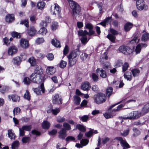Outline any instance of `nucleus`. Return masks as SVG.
<instances>
[{
  "mask_svg": "<svg viewBox=\"0 0 149 149\" xmlns=\"http://www.w3.org/2000/svg\"><path fill=\"white\" fill-rule=\"evenodd\" d=\"M125 100H123L122 101L118 102V103L112 105L109 108V111L110 112V113H113V112H116V111H118L120 110L123 107V104H120L117 107V108L116 109H113L111 111L110 110L113 107L116 105L119 104L121 102H123Z\"/></svg>",
  "mask_w": 149,
  "mask_h": 149,
  "instance_id": "obj_8",
  "label": "nucleus"
},
{
  "mask_svg": "<svg viewBox=\"0 0 149 149\" xmlns=\"http://www.w3.org/2000/svg\"><path fill=\"white\" fill-rule=\"evenodd\" d=\"M78 33L79 36L83 37L86 36V35L88 33V32L86 30L84 31L83 30H80L79 31Z\"/></svg>",
  "mask_w": 149,
  "mask_h": 149,
  "instance_id": "obj_39",
  "label": "nucleus"
},
{
  "mask_svg": "<svg viewBox=\"0 0 149 149\" xmlns=\"http://www.w3.org/2000/svg\"><path fill=\"white\" fill-rule=\"evenodd\" d=\"M100 58H101V61L104 60V59L107 60L108 59V57L107 56V52H104V53L102 54Z\"/></svg>",
  "mask_w": 149,
  "mask_h": 149,
  "instance_id": "obj_53",
  "label": "nucleus"
},
{
  "mask_svg": "<svg viewBox=\"0 0 149 149\" xmlns=\"http://www.w3.org/2000/svg\"><path fill=\"white\" fill-rule=\"evenodd\" d=\"M111 17H108L104 20L103 21L100 23V24L104 26L110 23L111 20Z\"/></svg>",
  "mask_w": 149,
  "mask_h": 149,
  "instance_id": "obj_25",
  "label": "nucleus"
},
{
  "mask_svg": "<svg viewBox=\"0 0 149 149\" xmlns=\"http://www.w3.org/2000/svg\"><path fill=\"white\" fill-rule=\"evenodd\" d=\"M96 72L98 75H100V77L102 78H106L107 75L106 71L102 69L97 68L96 70Z\"/></svg>",
  "mask_w": 149,
  "mask_h": 149,
  "instance_id": "obj_11",
  "label": "nucleus"
},
{
  "mask_svg": "<svg viewBox=\"0 0 149 149\" xmlns=\"http://www.w3.org/2000/svg\"><path fill=\"white\" fill-rule=\"evenodd\" d=\"M131 72L133 76L135 77L138 76L139 75L140 71L138 69H134L131 70Z\"/></svg>",
  "mask_w": 149,
  "mask_h": 149,
  "instance_id": "obj_33",
  "label": "nucleus"
},
{
  "mask_svg": "<svg viewBox=\"0 0 149 149\" xmlns=\"http://www.w3.org/2000/svg\"><path fill=\"white\" fill-rule=\"evenodd\" d=\"M81 40L82 43L84 44H86L88 42L87 36H85L82 37L81 39Z\"/></svg>",
  "mask_w": 149,
  "mask_h": 149,
  "instance_id": "obj_63",
  "label": "nucleus"
},
{
  "mask_svg": "<svg viewBox=\"0 0 149 149\" xmlns=\"http://www.w3.org/2000/svg\"><path fill=\"white\" fill-rule=\"evenodd\" d=\"M31 125H25L22 126V128H19V136H23L24 134V130L30 131L31 129Z\"/></svg>",
  "mask_w": 149,
  "mask_h": 149,
  "instance_id": "obj_9",
  "label": "nucleus"
},
{
  "mask_svg": "<svg viewBox=\"0 0 149 149\" xmlns=\"http://www.w3.org/2000/svg\"><path fill=\"white\" fill-rule=\"evenodd\" d=\"M56 71V68L52 66L48 67L46 69V73L49 75L54 74Z\"/></svg>",
  "mask_w": 149,
  "mask_h": 149,
  "instance_id": "obj_15",
  "label": "nucleus"
},
{
  "mask_svg": "<svg viewBox=\"0 0 149 149\" xmlns=\"http://www.w3.org/2000/svg\"><path fill=\"white\" fill-rule=\"evenodd\" d=\"M54 5V11L53 12L52 14L55 15H59L61 12V8L57 4L55 3Z\"/></svg>",
  "mask_w": 149,
  "mask_h": 149,
  "instance_id": "obj_20",
  "label": "nucleus"
},
{
  "mask_svg": "<svg viewBox=\"0 0 149 149\" xmlns=\"http://www.w3.org/2000/svg\"><path fill=\"white\" fill-rule=\"evenodd\" d=\"M21 59L19 57L17 56L13 58L12 62L14 65H19L21 64Z\"/></svg>",
  "mask_w": 149,
  "mask_h": 149,
  "instance_id": "obj_21",
  "label": "nucleus"
},
{
  "mask_svg": "<svg viewBox=\"0 0 149 149\" xmlns=\"http://www.w3.org/2000/svg\"><path fill=\"white\" fill-rule=\"evenodd\" d=\"M8 98L10 100L11 99L13 101L15 102H19L20 99V97L15 95H13L11 96L9 95Z\"/></svg>",
  "mask_w": 149,
  "mask_h": 149,
  "instance_id": "obj_23",
  "label": "nucleus"
},
{
  "mask_svg": "<svg viewBox=\"0 0 149 149\" xmlns=\"http://www.w3.org/2000/svg\"><path fill=\"white\" fill-rule=\"evenodd\" d=\"M63 127H64L65 130L66 131L69 130L71 129V127L70 125L67 123L64 122L63 124Z\"/></svg>",
  "mask_w": 149,
  "mask_h": 149,
  "instance_id": "obj_40",
  "label": "nucleus"
},
{
  "mask_svg": "<svg viewBox=\"0 0 149 149\" xmlns=\"http://www.w3.org/2000/svg\"><path fill=\"white\" fill-rule=\"evenodd\" d=\"M80 54V51L77 50H75L74 52H71L68 56V58L72 59L77 58V57Z\"/></svg>",
  "mask_w": 149,
  "mask_h": 149,
  "instance_id": "obj_17",
  "label": "nucleus"
},
{
  "mask_svg": "<svg viewBox=\"0 0 149 149\" xmlns=\"http://www.w3.org/2000/svg\"><path fill=\"white\" fill-rule=\"evenodd\" d=\"M76 127L79 130L82 132H85L86 131V129L84 126L80 124L77 125L76 126Z\"/></svg>",
  "mask_w": 149,
  "mask_h": 149,
  "instance_id": "obj_50",
  "label": "nucleus"
},
{
  "mask_svg": "<svg viewBox=\"0 0 149 149\" xmlns=\"http://www.w3.org/2000/svg\"><path fill=\"white\" fill-rule=\"evenodd\" d=\"M52 43L53 45L56 47H61L60 42L56 39H53Z\"/></svg>",
  "mask_w": 149,
  "mask_h": 149,
  "instance_id": "obj_29",
  "label": "nucleus"
},
{
  "mask_svg": "<svg viewBox=\"0 0 149 149\" xmlns=\"http://www.w3.org/2000/svg\"><path fill=\"white\" fill-rule=\"evenodd\" d=\"M80 120L83 122H86L88 119L89 117L87 115H84L82 116H79Z\"/></svg>",
  "mask_w": 149,
  "mask_h": 149,
  "instance_id": "obj_42",
  "label": "nucleus"
},
{
  "mask_svg": "<svg viewBox=\"0 0 149 149\" xmlns=\"http://www.w3.org/2000/svg\"><path fill=\"white\" fill-rule=\"evenodd\" d=\"M45 42V40L43 38H38L36 40V43L38 45L41 44Z\"/></svg>",
  "mask_w": 149,
  "mask_h": 149,
  "instance_id": "obj_38",
  "label": "nucleus"
},
{
  "mask_svg": "<svg viewBox=\"0 0 149 149\" xmlns=\"http://www.w3.org/2000/svg\"><path fill=\"white\" fill-rule=\"evenodd\" d=\"M66 131L64 128H62L58 132V137L62 139H64L67 136Z\"/></svg>",
  "mask_w": 149,
  "mask_h": 149,
  "instance_id": "obj_14",
  "label": "nucleus"
},
{
  "mask_svg": "<svg viewBox=\"0 0 149 149\" xmlns=\"http://www.w3.org/2000/svg\"><path fill=\"white\" fill-rule=\"evenodd\" d=\"M8 132V134L9 137L11 139H14L15 137V135L14 133L10 130H9Z\"/></svg>",
  "mask_w": 149,
  "mask_h": 149,
  "instance_id": "obj_43",
  "label": "nucleus"
},
{
  "mask_svg": "<svg viewBox=\"0 0 149 149\" xmlns=\"http://www.w3.org/2000/svg\"><path fill=\"white\" fill-rule=\"evenodd\" d=\"M60 110L59 108H56L54 109H52L51 112L52 114L54 115H56L60 111Z\"/></svg>",
  "mask_w": 149,
  "mask_h": 149,
  "instance_id": "obj_54",
  "label": "nucleus"
},
{
  "mask_svg": "<svg viewBox=\"0 0 149 149\" xmlns=\"http://www.w3.org/2000/svg\"><path fill=\"white\" fill-rule=\"evenodd\" d=\"M34 92L38 95H40L42 93L45 92V89L43 82L42 83L40 86L36 88H33Z\"/></svg>",
  "mask_w": 149,
  "mask_h": 149,
  "instance_id": "obj_6",
  "label": "nucleus"
},
{
  "mask_svg": "<svg viewBox=\"0 0 149 149\" xmlns=\"http://www.w3.org/2000/svg\"><path fill=\"white\" fill-rule=\"evenodd\" d=\"M58 26V23L57 22H54L52 23V28L53 30H56Z\"/></svg>",
  "mask_w": 149,
  "mask_h": 149,
  "instance_id": "obj_58",
  "label": "nucleus"
},
{
  "mask_svg": "<svg viewBox=\"0 0 149 149\" xmlns=\"http://www.w3.org/2000/svg\"><path fill=\"white\" fill-rule=\"evenodd\" d=\"M133 134L132 135L133 137H135L139 135L141 133L140 131L137 128L134 127L132 129Z\"/></svg>",
  "mask_w": 149,
  "mask_h": 149,
  "instance_id": "obj_24",
  "label": "nucleus"
},
{
  "mask_svg": "<svg viewBox=\"0 0 149 149\" xmlns=\"http://www.w3.org/2000/svg\"><path fill=\"white\" fill-rule=\"evenodd\" d=\"M35 70V73H32L30 76L32 81L37 83L43 82L45 78V75L43 73V70L41 66H37Z\"/></svg>",
  "mask_w": 149,
  "mask_h": 149,
  "instance_id": "obj_1",
  "label": "nucleus"
},
{
  "mask_svg": "<svg viewBox=\"0 0 149 149\" xmlns=\"http://www.w3.org/2000/svg\"><path fill=\"white\" fill-rule=\"evenodd\" d=\"M52 102L54 104H62V99L61 96L58 94L54 95L52 97Z\"/></svg>",
  "mask_w": 149,
  "mask_h": 149,
  "instance_id": "obj_5",
  "label": "nucleus"
},
{
  "mask_svg": "<svg viewBox=\"0 0 149 149\" xmlns=\"http://www.w3.org/2000/svg\"><path fill=\"white\" fill-rule=\"evenodd\" d=\"M30 139L29 137H24L22 139V141L24 143H26L28 142Z\"/></svg>",
  "mask_w": 149,
  "mask_h": 149,
  "instance_id": "obj_60",
  "label": "nucleus"
},
{
  "mask_svg": "<svg viewBox=\"0 0 149 149\" xmlns=\"http://www.w3.org/2000/svg\"><path fill=\"white\" fill-rule=\"evenodd\" d=\"M93 129H91V130L88 132H86L85 135L88 137L91 136L93 135Z\"/></svg>",
  "mask_w": 149,
  "mask_h": 149,
  "instance_id": "obj_59",
  "label": "nucleus"
},
{
  "mask_svg": "<svg viewBox=\"0 0 149 149\" xmlns=\"http://www.w3.org/2000/svg\"><path fill=\"white\" fill-rule=\"evenodd\" d=\"M21 110L19 108L16 107L13 110V112L14 115L19 114Z\"/></svg>",
  "mask_w": 149,
  "mask_h": 149,
  "instance_id": "obj_51",
  "label": "nucleus"
},
{
  "mask_svg": "<svg viewBox=\"0 0 149 149\" xmlns=\"http://www.w3.org/2000/svg\"><path fill=\"white\" fill-rule=\"evenodd\" d=\"M28 20V19H25L22 21L21 22V24H24L26 27L29 26Z\"/></svg>",
  "mask_w": 149,
  "mask_h": 149,
  "instance_id": "obj_64",
  "label": "nucleus"
},
{
  "mask_svg": "<svg viewBox=\"0 0 149 149\" xmlns=\"http://www.w3.org/2000/svg\"><path fill=\"white\" fill-rule=\"evenodd\" d=\"M24 98L29 101L30 100V95L29 92L28 90H26V93L24 95Z\"/></svg>",
  "mask_w": 149,
  "mask_h": 149,
  "instance_id": "obj_48",
  "label": "nucleus"
},
{
  "mask_svg": "<svg viewBox=\"0 0 149 149\" xmlns=\"http://www.w3.org/2000/svg\"><path fill=\"white\" fill-rule=\"evenodd\" d=\"M107 37L108 38L111 42H114L115 41V37L113 35L111 34H109L107 36Z\"/></svg>",
  "mask_w": 149,
  "mask_h": 149,
  "instance_id": "obj_49",
  "label": "nucleus"
},
{
  "mask_svg": "<svg viewBox=\"0 0 149 149\" xmlns=\"http://www.w3.org/2000/svg\"><path fill=\"white\" fill-rule=\"evenodd\" d=\"M132 27V24L129 22L126 23L124 26V29L126 31H129Z\"/></svg>",
  "mask_w": 149,
  "mask_h": 149,
  "instance_id": "obj_35",
  "label": "nucleus"
},
{
  "mask_svg": "<svg viewBox=\"0 0 149 149\" xmlns=\"http://www.w3.org/2000/svg\"><path fill=\"white\" fill-rule=\"evenodd\" d=\"M38 33L42 35H45L47 32V29L44 27H42L38 31Z\"/></svg>",
  "mask_w": 149,
  "mask_h": 149,
  "instance_id": "obj_30",
  "label": "nucleus"
},
{
  "mask_svg": "<svg viewBox=\"0 0 149 149\" xmlns=\"http://www.w3.org/2000/svg\"><path fill=\"white\" fill-rule=\"evenodd\" d=\"M139 40L140 39L138 38V36H135L133 39L130 41V43L131 44H133L136 43H138Z\"/></svg>",
  "mask_w": 149,
  "mask_h": 149,
  "instance_id": "obj_45",
  "label": "nucleus"
},
{
  "mask_svg": "<svg viewBox=\"0 0 149 149\" xmlns=\"http://www.w3.org/2000/svg\"><path fill=\"white\" fill-rule=\"evenodd\" d=\"M124 77L125 79L127 80L130 81L132 79V74L131 72H127L124 74Z\"/></svg>",
  "mask_w": 149,
  "mask_h": 149,
  "instance_id": "obj_28",
  "label": "nucleus"
},
{
  "mask_svg": "<svg viewBox=\"0 0 149 149\" xmlns=\"http://www.w3.org/2000/svg\"><path fill=\"white\" fill-rule=\"evenodd\" d=\"M65 120V118L61 117L60 116H58L57 118V121L58 123H62L64 122Z\"/></svg>",
  "mask_w": 149,
  "mask_h": 149,
  "instance_id": "obj_56",
  "label": "nucleus"
},
{
  "mask_svg": "<svg viewBox=\"0 0 149 149\" xmlns=\"http://www.w3.org/2000/svg\"><path fill=\"white\" fill-rule=\"evenodd\" d=\"M120 144L121 146L123 147V148H128L130 147L129 145L125 140H123L121 141Z\"/></svg>",
  "mask_w": 149,
  "mask_h": 149,
  "instance_id": "obj_31",
  "label": "nucleus"
},
{
  "mask_svg": "<svg viewBox=\"0 0 149 149\" xmlns=\"http://www.w3.org/2000/svg\"><path fill=\"white\" fill-rule=\"evenodd\" d=\"M74 103L77 105H79L81 101L80 98L77 95H74Z\"/></svg>",
  "mask_w": 149,
  "mask_h": 149,
  "instance_id": "obj_34",
  "label": "nucleus"
},
{
  "mask_svg": "<svg viewBox=\"0 0 149 149\" xmlns=\"http://www.w3.org/2000/svg\"><path fill=\"white\" fill-rule=\"evenodd\" d=\"M90 88V84L88 82H85L82 83L81 85V88L84 91H88Z\"/></svg>",
  "mask_w": 149,
  "mask_h": 149,
  "instance_id": "obj_19",
  "label": "nucleus"
},
{
  "mask_svg": "<svg viewBox=\"0 0 149 149\" xmlns=\"http://www.w3.org/2000/svg\"><path fill=\"white\" fill-rule=\"evenodd\" d=\"M119 49L120 52L126 55L129 54L132 52V50L129 47L124 46L120 47Z\"/></svg>",
  "mask_w": 149,
  "mask_h": 149,
  "instance_id": "obj_7",
  "label": "nucleus"
},
{
  "mask_svg": "<svg viewBox=\"0 0 149 149\" xmlns=\"http://www.w3.org/2000/svg\"><path fill=\"white\" fill-rule=\"evenodd\" d=\"M149 111V103L145 104L141 112L143 114Z\"/></svg>",
  "mask_w": 149,
  "mask_h": 149,
  "instance_id": "obj_26",
  "label": "nucleus"
},
{
  "mask_svg": "<svg viewBox=\"0 0 149 149\" xmlns=\"http://www.w3.org/2000/svg\"><path fill=\"white\" fill-rule=\"evenodd\" d=\"M20 46L23 49H26L28 48L29 46V41L24 39L22 38L20 42Z\"/></svg>",
  "mask_w": 149,
  "mask_h": 149,
  "instance_id": "obj_10",
  "label": "nucleus"
},
{
  "mask_svg": "<svg viewBox=\"0 0 149 149\" xmlns=\"http://www.w3.org/2000/svg\"><path fill=\"white\" fill-rule=\"evenodd\" d=\"M45 3L43 1H41L38 3L37 5L38 8L40 9H42L45 6Z\"/></svg>",
  "mask_w": 149,
  "mask_h": 149,
  "instance_id": "obj_44",
  "label": "nucleus"
},
{
  "mask_svg": "<svg viewBox=\"0 0 149 149\" xmlns=\"http://www.w3.org/2000/svg\"><path fill=\"white\" fill-rule=\"evenodd\" d=\"M42 127L45 129H48L50 126V123L47 121H44L42 123Z\"/></svg>",
  "mask_w": 149,
  "mask_h": 149,
  "instance_id": "obj_32",
  "label": "nucleus"
},
{
  "mask_svg": "<svg viewBox=\"0 0 149 149\" xmlns=\"http://www.w3.org/2000/svg\"><path fill=\"white\" fill-rule=\"evenodd\" d=\"M149 39V34L147 33H144L142 36L141 40L143 41H146Z\"/></svg>",
  "mask_w": 149,
  "mask_h": 149,
  "instance_id": "obj_37",
  "label": "nucleus"
},
{
  "mask_svg": "<svg viewBox=\"0 0 149 149\" xmlns=\"http://www.w3.org/2000/svg\"><path fill=\"white\" fill-rule=\"evenodd\" d=\"M14 19V15L8 14L6 17V21L8 22H11L13 21Z\"/></svg>",
  "mask_w": 149,
  "mask_h": 149,
  "instance_id": "obj_27",
  "label": "nucleus"
},
{
  "mask_svg": "<svg viewBox=\"0 0 149 149\" xmlns=\"http://www.w3.org/2000/svg\"><path fill=\"white\" fill-rule=\"evenodd\" d=\"M89 141L86 139H82L81 141V143L83 146H85L88 143Z\"/></svg>",
  "mask_w": 149,
  "mask_h": 149,
  "instance_id": "obj_62",
  "label": "nucleus"
},
{
  "mask_svg": "<svg viewBox=\"0 0 149 149\" xmlns=\"http://www.w3.org/2000/svg\"><path fill=\"white\" fill-rule=\"evenodd\" d=\"M106 97L104 94L100 93L98 95L95 97L94 101L97 104H100L105 102L106 101Z\"/></svg>",
  "mask_w": 149,
  "mask_h": 149,
  "instance_id": "obj_4",
  "label": "nucleus"
},
{
  "mask_svg": "<svg viewBox=\"0 0 149 149\" xmlns=\"http://www.w3.org/2000/svg\"><path fill=\"white\" fill-rule=\"evenodd\" d=\"M36 31L33 27H30L28 29L27 33L30 36H34L36 33Z\"/></svg>",
  "mask_w": 149,
  "mask_h": 149,
  "instance_id": "obj_22",
  "label": "nucleus"
},
{
  "mask_svg": "<svg viewBox=\"0 0 149 149\" xmlns=\"http://www.w3.org/2000/svg\"><path fill=\"white\" fill-rule=\"evenodd\" d=\"M70 6L72 10L74 17H79L80 15V7L79 5L72 0H68Z\"/></svg>",
  "mask_w": 149,
  "mask_h": 149,
  "instance_id": "obj_2",
  "label": "nucleus"
},
{
  "mask_svg": "<svg viewBox=\"0 0 149 149\" xmlns=\"http://www.w3.org/2000/svg\"><path fill=\"white\" fill-rule=\"evenodd\" d=\"M145 6V2L143 0H137L136 1V6L137 8L140 10H143Z\"/></svg>",
  "mask_w": 149,
  "mask_h": 149,
  "instance_id": "obj_16",
  "label": "nucleus"
},
{
  "mask_svg": "<svg viewBox=\"0 0 149 149\" xmlns=\"http://www.w3.org/2000/svg\"><path fill=\"white\" fill-rule=\"evenodd\" d=\"M19 145L18 141H14L12 144L11 147L12 149H17Z\"/></svg>",
  "mask_w": 149,
  "mask_h": 149,
  "instance_id": "obj_47",
  "label": "nucleus"
},
{
  "mask_svg": "<svg viewBox=\"0 0 149 149\" xmlns=\"http://www.w3.org/2000/svg\"><path fill=\"white\" fill-rule=\"evenodd\" d=\"M147 46V45L146 43L139 44L136 46L135 49L136 54H137L139 53L142 48H145Z\"/></svg>",
  "mask_w": 149,
  "mask_h": 149,
  "instance_id": "obj_13",
  "label": "nucleus"
},
{
  "mask_svg": "<svg viewBox=\"0 0 149 149\" xmlns=\"http://www.w3.org/2000/svg\"><path fill=\"white\" fill-rule=\"evenodd\" d=\"M113 92V88L111 87L107 88L106 90V93L107 96L109 97L112 94Z\"/></svg>",
  "mask_w": 149,
  "mask_h": 149,
  "instance_id": "obj_41",
  "label": "nucleus"
},
{
  "mask_svg": "<svg viewBox=\"0 0 149 149\" xmlns=\"http://www.w3.org/2000/svg\"><path fill=\"white\" fill-rule=\"evenodd\" d=\"M68 58L69 59V64H70V65H74L77 61V58L72 59V58Z\"/></svg>",
  "mask_w": 149,
  "mask_h": 149,
  "instance_id": "obj_52",
  "label": "nucleus"
},
{
  "mask_svg": "<svg viewBox=\"0 0 149 149\" xmlns=\"http://www.w3.org/2000/svg\"><path fill=\"white\" fill-rule=\"evenodd\" d=\"M91 76L92 79L94 81H97L98 80V77L95 74L92 73L91 74Z\"/></svg>",
  "mask_w": 149,
  "mask_h": 149,
  "instance_id": "obj_61",
  "label": "nucleus"
},
{
  "mask_svg": "<svg viewBox=\"0 0 149 149\" xmlns=\"http://www.w3.org/2000/svg\"><path fill=\"white\" fill-rule=\"evenodd\" d=\"M28 61L31 65H35L36 64V60L33 57L30 58L29 59Z\"/></svg>",
  "mask_w": 149,
  "mask_h": 149,
  "instance_id": "obj_46",
  "label": "nucleus"
},
{
  "mask_svg": "<svg viewBox=\"0 0 149 149\" xmlns=\"http://www.w3.org/2000/svg\"><path fill=\"white\" fill-rule=\"evenodd\" d=\"M102 141V143L103 144H106L107 142L110 140V138L106 136H105L102 138L101 139L100 138V136L98 137V143L97 146H99L101 144V141Z\"/></svg>",
  "mask_w": 149,
  "mask_h": 149,
  "instance_id": "obj_18",
  "label": "nucleus"
},
{
  "mask_svg": "<svg viewBox=\"0 0 149 149\" xmlns=\"http://www.w3.org/2000/svg\"><path fill=\"white\" fill-rule=\"evenodd\" d=\"M141 113H141L137 111H133L129 113L127 117L124 118L130 119L137 118L141 116Z\"/></svg>",
  "mask_w": 149,
  "mask_h": 149,
  "instance_id": "obj_3",
  "label": "nucleus"
},
{
  "mask_svg": "<svg viewBox=\"0 0 149 149\" xmlns=\"http://www.w3.org/2000/svg\"><path fill=\"white\" fill-rule=\"evenodd\" d=\"M23 82L24 84L26 85H28L31 82V80L29 78L27 77H25L24 78Z\"/></svg>",
  "mask_w": 149,
  "mask_h": 149,
  "instance_id": "obj_57",
  "label": "nucleus"
},
{
  "mask_svg": "<svg viewBox=\"0 0 149 149\" xmlns=\"http://www.w3.org/2000/svg\"><path fill=\"white\" fill-rule=\"evenodd\" d=\"M18 49L17 47L15 46L10 47L8 50V53L9 55L12 56L17 53Z\"/></svg>",
  "mask_w": 149,
  "mask_h": 149,
  "instance_id": "obj_12",
  "label": "nucleus"
},
{
  "mask_svg": "<svg viewBox=\"0 0 149 149\" xmlns=\"http://www.w3.org/2000/svg\"><path fill=\"white\" fill-rule=\"evenodd\" d=\"M104 117L106 119H109L113 117V116H114L116 114H114L113 115L109 113H105L103 114Z\"/></svg>",
  "mask_w": 149,
  "mask_h": 149,
  "instance_id": "obj_55",
  "label": "nucleus"
},
{
  "mask_svg": "<svg viewBox=\"0 0 149 149\" xmlns=\"http://www.w3.org/2000/svg\"><path fill=\"white\" fill-rule=\"evenodd\" d=\"M51 22L50 19L48 16L46 17L45 22H42L41 23V24L44 26H46L47 23L50 22Z\"/></svg>",
  "mask_w": 149,
  "mask_h": 149,
  "instance_id": "obj_36",
  "label": "nucleus"
}]
</instances>
